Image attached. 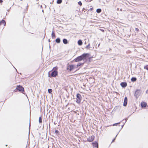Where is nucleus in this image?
<instances>
[{"mask_svg":"<svg viewBox=\"0 0 148 148\" xmlns=\"http://www.w3.org/2000/svg\"><path fill=\"white\" fill-rule=\"evenodd\" d=\"M90 48V44H88V45L86 46V49H88V48Z\"/></svg>","mask_w":148,"mask_h":148,"instance_id":"393cba45","label":"nucleus"},{"mask_svg":"<svg viewBox=\"0 0 148 148\" xmlns=\"http://www.w3.org/2000/svg\"><path fill=\"white\" fill-rule=\"evenodd\" d=\"M121 86L123 88L125 87L127 85V84L126 82H123L121 83Z\"/></svg>","mask_w":148,"mask_h":148,"instance_id":"9d476101","label":"nucleus"},{"mask_svg":"<svg viewBox=\"0 0 148 148\" xmlns=\"http://www.w3.org/2000/svg\"><path fill=\"white\" fill-rule=\"evenodd\" d=\"M120 123H116L114 124L113 125V126H117L118 125H119Z\"/></svg>","mask_w":148,"mask_h":148,"instance_id":"b1692460","label":"nucleus"},{"mask_svg":"<svg viewBox=\"0 0 148 148\" xmlns=\"http://www.w3.org/2000/svg\"><path fill=\"white\" fill-rule=\"evenodd\" d=\"M75 68H76L73 65H70L68 66L67 69H69L70 71H72L73 69H74Z\"/></svg>","mask_w":148,"mask_h":148,"instance_id":"423d86ee","label":"nucleus"},{"mask_svg":"<svg viewBox=\"0 0 148 148\" xmlns=\"http://www.w3.org/2000/svg\"><path fill=\"white\" fill-rule=\"evenodd\" d=\"M63 43L65 44H67L68 43V41L66 39H64L63 40Z\"/></svg>","mask_w":148,"mask_h":148,"instance_id":"ddd939ff","label":"nucleus"},{"mask_svg":"<svg viewBox=\"0 0 148 148\" xmlns=\"http://www.w3.org/2000/svg\"><path fill=\"white\" fill-rule=\"evenodd\" d=\"M39 123H41L42 122V119L41 117L39 118Z\"/></svg>","mask_w":148,"mask_h":148,"instance_id":"412c9836","label":"nucleus"},{"mask_svg":"<svg viewBox=\"0 0 148 148\" xmlns=\"http://www.w3.org/2000/svg\"><path fill=\"white\" fill-rule=\"evenodd\" d=\"M119 8H118L117 9V10H119Z\"/></svg>","mask_w":148,"mask_h":148,"instance_id":"2f4dec72","label":"nucleus"},{"mask_svg":"<svg viewBox=\"0 0 148 148\" xmlns=\"http://www.w3.org/2000/svg\"><path fill=\"white\" fill-rule=\"evenodd\" d=\"M51 36L52 38H54L56 37V36L53 31H52L51 34Z\"/></svg>","mask_w":148,"mask_h":148,"instance_id":"f8f14e48","label":"nucleus"},{"mask_svg":"<svg viewBox=\"0 0 148 148\" xmlns=\"http://www.w3.org/2000/svg\"><path fill=\"white\" fill-rule=\"evenodd\" d=\"M131 80L132 82H135L136 80V77H132Z\"/></svg>","mask_w":148,"mask_h":148,"instance_id":"f3484780","label":"nucleus"},{"mask_svg":"<svg viewBox=\"0 0 148 148\" xmlns=\"http://www.w3.org/2000/svg\"><path fill=\"white\" fill-rule=\"evenodd\" d=\"M58 75V72L56 71H52L51 73V76L49 75L50 77H55Z\"/></svg>","mask_w":148,"mask_h":148,"instance_id":"20e7f679","label":"nucleus"},{"mask_svg":"<svg viewBox=\"0 0 148 148\" xmlns=\"http://www.w3.org/2000/svg\"><path fill=\"white\" fill-rule=\"evenodd\" d=\"M127 97H125L124 100V101L123 103V106H125L127 104Z\"/></svg>","mask_w":148,"mask_h":148,"instance_id":"6e6552de","label":"nucleus"},{"mask_svg":"<svg viewBox=\"0 0 148 148\" xmlns=\"http://www.w3.org/2000/svg\"><path fill=\"white\" fill-rule=\"evenodd\" d=\"M89 54L88 53H84L82 55L78 57L75 60V62H78L81 61L82 60H84L86 59L87 57H88Z\"/></svg>","mask_w":148,"mask_h":148,"instance_id":"f257e3e1","label":"nucleus"},{"mask_svg":"<svg viewBox=\"0 0 148 148\" xmlns=\"http://www.w3.org/2000/svg\"><path fill=\"white\" fill-rule=\"evenodd\" d=\"M76 97V102L78 103H79L81 102V100L82 99V96L80 94L78 93L77 94Z\"/></svg>","mask_w":148,"mask_h":148,"instance_id":"7ed1b4c3","label":"nucleus"},{"mask_svg":"<svg viewBox=\"0 0 148 148\" xmlns=\"http://www.w3.org/2000/svg\"><path fill=\"white\" fill-rule=\"evenodd\" d=\"M83 63H79L77 64V65L76 66H75V67H76V68H77V67H78L79 66H80L81 64H83Z\"/></svg>","mask_w":148,"mask_h":148,"instance_id":"a211bd4d","label":"nucleus"},{"mask_svg":"<svg viewBox=\"0 0 148 148\" xmlns=\"http://www.w3.org/2000/svg\"><path fill=\"white\" fill-rule=\"evenodd\" d=\"M94 139V136H91L87 138V140L89 142H92L93 140Z\"/></svg>","mask_w":148,"mask_h":148,"instance_id":"0eeeda50","label":"nucleus"},{"mask_svg":"<svg viewBox=\"0 0 148 148\" xmlns=\"http://www.w3.org/2000/svg\"><path fill=\"white\" fill-rule=\"evenodd\" d=\"M62 2V0H57V3L58 4H60Z\"/></svg>","mask_w":148,"mask_h":148,"instance_id":"aec40b11","label":"nucleus"},{"mask_svg":"<svg viewBox=\"0 0 148 148\" xmlns=\"http://www.w3.org/2000/svg\"><path fill=\"white\" fill-rule=\"evenodd\" d=\"M16 89L20 91H21L22 92L24 91V88L20 86H17Z\"/></svg>","mask_w":148,"mask_h":148,"instance_id":"39448f33","label":"nucleus"},{"mask_svg":"<svg viewBox=\"0 0 148 148\" xmlns=\"http://www.w3.org/2000/svg\"><path fill=\"white\" fill-rule=\"evenodd\" d=\"M135 30L136 31H138L139 30V29L138 28H136Z\"/></svg>","mask_w":148,"mask_h":148,"instance_id":"c85d7f7f","label":"nucleus"},{"mask_svg":"<svg viewBox=\"0 0 148 148\" xmlns=\"http://www.w3.org/2000/svg\"><path fill=\"white\" fill-rule=\"evenodd\" d=\"M2 24H3L4 25H5V22L3 20H2V21H1V22H0V25Z\"/></svg>","mask_w":148,"mask_h":148,"instance_id":"4468645a","label":"nucleus"},{"mask_svg":"<svg viewBox=\"0 0 148 148\" xmlns=\"http://www.w3.org/2000/svg\"><path fill=\"white\" fill-rule=\"evenodd\" d=\"M59 132V131L58 130H56L55 131V133L56 134H58Z\"/></svg>","mask_w":148,"mask_h":148,"instance_id":"bb28decb","label":"nucleus"},{"mask_svg":"<svg viewBox=\"0 0 148 148\" xmlns=\"http://www.w3.org/2000/svg\"><path fill=\"white\" fill-rule=\"evenodd\" d=\"M56 42L57 43H60V38H58L56 40Z\"/></svg>","mask_w":148,"mask_h":148,"instance_id":"2eb2a0df","label":"nucleus"},{"mask_svg":"<svg viewBox=\"0 0 148 148\" xmlns=\"http://www.w3.org/2000/svg\"><path fill=\"white\" fill-rule=\"evenodd\" d=\"M123 125L122 126V128H123Z\"/></svg>","mask_w":148,"mask_h":148,"instance_id":"72a5a7b5","label":"nucleus"},{"mask_svg":"<svg viewBox=\"0 0 148 148\" xmlns=\"http://www.w3.org/2000/svg\"><path fill=\"white\" fill-rule=\"evenodd\" d=\"M117 134L116 136V137H115V138H114V139L112 140V142H113L114 141V140H115V138H116V136H117Z\"/></svg>","mask_w":148,"mask_h":148,"instance_id":"cd10ccee","label":"nucleus"},{"mask_svg":"<svg viewBox=\"0 0 148 148\" xmlns=\"http://www.w3.org/2000/svg\"><path fill=\"white\" fill-rule=\"evenodd\" d=\"M3 2V1L2 0H0V3H2Z\"/></svg>","mask_w":148,"mask_h":148,"instance_id":"c756f323","label":"nucleus"},{"mask_svg":"<svg viewBox=\"0 0 148 148\" xmlns=\"http://www.w3.org/2000/svg\"><path fill=\"white\" fill-rule=\"evenodd\" d=\"M144 68L145 69L148 70V65H146L144 66Z\"/></svg>","mask_w":148,"mask_h":148,"instance_id":"4be33fe9","label":"nucleus"},{"mask_svg":"<svg viewBox=\"0 0 148 148\" xmlns=\"http://www.w3.org/2000/svg\"><path fill=\"white\" fill-rule=\"evenodd\" d=\"M146 106V103L144 102H142L141 103V106L142 107H145Z\"/></svg>","mask_w":148,"mask_h":148,"instance_id":"9b49d317","label":"nucleus"},{"mask_svg":"<svg viewBox=\"0 0 148 148\" xmlns=\"http://www.w3.org/2000/svg\"><path fill=\"white\" fill-rule=\"evenodd\" d=\"M52 90L51 89H49L48 90V91L49 93H51L52 92Z\"/></svg>","mask_w":148,"mask_h":148,"instance_id":"5701e85b","label":"nucleus"},{"mask_svg":"<svg viewBox=\"0 0 148 148\" xmlns=\"http://www.w3.org/2000/svg\"><path fill=\"white\" fill-rule=\"evenodd\" d=\"M141 91L140 90H137L135 92L134 96L136 98H138L141 94Z\"/></svg>","mask_w":148,"mask_h":148,"instance_id":"f03ea898","label":"nucleus"},{"mask_svg":"<svg viewBox=\"0 0 148 148\" xmlns=\"http://www.w3.org/2000/svg\"><path fill=\"white\" fill-rule=\"evenodd\" d=\"M78 44L79 45H82V42L81 40H79L78 41Z\"/></svg>","mask_w":148,"mask_h":148,"instance_id":"dca6fc26","label":"nucleus"},{"mask_svg":"<svg viewBox=\"0 0 148 148\" xmlns=\"http://www.w3.org/2000/svg\"><path fill=\"white\" fill-rule=\"evenodd\" d=\"M78 4L80 5H82V3L81 1H79L78 3Z\"/></svg>","mask_w":148,"mask_h":148,"instance_id":"a878e982","label":"nucleus"},{"mask_svg":"<svg viewBox=\"0 0 148 148\" xmlns=\"http://www.w3.org/2000/svg\"><path fill=\"white\" fill-rule=\"evenodd\" d=\"M101 10L100 9H97L96 10V11L98 13H100V12H101Z\"/></svg>","mask_w":148,"mask_h":148,"instance_id":"6ab92c4d","label":"nucleus"},{"mask_svg":"<svg viewBox=\"0 0 148 148\" xmlns=\"http://www.w3.org/2000/svg\"><path fill=\"white\" fill-rule=\"evenodd\" d=\"M92 145L94 147H96L97 148H98V144L96 142L92 143Z\"/></svg>","mask_w":148,"mask_h":148,"instance_id":"1a4fd4ad","label":"nucleus"},{"mask_svg":"<svg viewBox=\"0 0 148 148\" xmlns=\"http://www.w3.org/2000/svg\"><path fill=\"white\" fill-rule=\"evenodd\" d=\"M146 93L148 94V90L147 91Z\"/></svg>","mask_w":148,"mask_h":148,"instance_id":"7c9ffc66","label":"nucleus"},{"mask_svg":"<svg viewBox=\"0 0 148 148\" xmlns=\"http://www.w3.org/2000/svg\"><path fill=\"white\" fill-rule=\"evenodd\" d=\"M50 40H49V42H50Z\"/></svg>","mask_w":148,"mask_h":148,"instance_id":"473e14b6","label":"nucleus"}]
</instances>
